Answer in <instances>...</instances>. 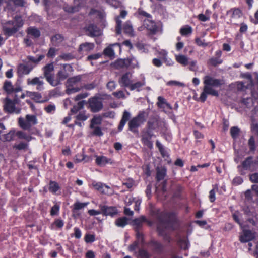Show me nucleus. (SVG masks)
I'll use <instances>...</instances> for the list:
<instances>
[{
  "label": "nucleus",
  "mask_w": 258,
  "mask_h": 258,
  "mask_svg": "<svg viewBox=\"0 0 258 258\" xmlns=\"http://www.w3.org/2000/svg\"><path fill=\"white\" fill-rule=\"evenodd\" d=\"M176 61L183 66H186L189 63V58L183 54H176L175 55Z\"/></svg>",
  "instance_id": "nucleus-29"
},
{
  "label": "nucleus",
  "mask_w": 258,
  "mask_h": 258,
  "mask_svg": "<svg viewBox=\"0 0 258 258\" xmlns=\"http://www.w3.org/2000/svg\"><path fill=\"white\" fill-rule=\"evenodd\" d=\"M161 121L159 118L157 116H154L149 119L147 125L149 129L155 130L158 128L160 125Z\"/></svg>",
  "instance_id": "nucleus-26"
},
{
  "label": "nucleus",
  "mask_w": 258,
  "mask_h": 258,
  "mask_svg": "<svg viewBox=\"0 0 258 258\" xmlns=\"http://www.w3.org/2000/svg\"><path fill=\"white\" fill-rule=\"evenodd\" d=\"M15 135L20 139H24L27 142L31 141L33 138L31 136L27 135L26 133L22 131H18L15 133Z\"/></svg>",
  "instance_id": "nucleus-34"
},
{
  "label": "nucleus",
  "mask_w": 258,
  "mask_h": 258,
  "mask_svg": "<svg viewBox=\"0 0 258 258\" xmlns=\"http://www.w3.org/2000/svg\"><path fill=\"white\" fill-rule=\"evenodd\" d=\"M28 147V144L24 142H20L18 144L15 145L14 148L16 149L21 150H26Z\"/></svg>",
  "instance_id": "nucleus-53"
},
{
  "label": "nucleus",
  "mask_w": 258,
  "mask_h": 258,
  "mask_svg": "<svg viewBox=\"0 0 258 258\" xmlns=\"http://www.w3.org/2000/svg\"><path fill=\"white\" fill-rule=\"evenodd\" d=\"M103 98V97L94 96L88 99V108L92 112H98L103 109V104L102 101Z\"/></svg>",
  "instance_id": "nucleus-8"
},
{
  "label": "nucleus",
  "mask_w": 258,
  "mask_h": 258,
  "mask_svg": "<svg viewBox=\"0 0 258 258\" xmlns=\"http://www.w3.org/2000/svg\"><path fill=\"white\" fill-rule=\"evenodd\" d=\"M94 48V44L92 43L85 42L81 44L79 48V52L82 54H86L93 50Z\"/></svg>",
  "instance_id": "nucleus-22"
},
{
  "label": "nucleus",
  "mask_w": 258,
  "mask_h": 258,
  "mask_svg": "<svg viewBox=\"0 0 258 258\" xmlns=\"http://www.w3.org/2000/svg\"><path fill=\"white\" fill-rule=\"evenodd\" d=\"M239 213L238 212L234 213L232 215V217L234 221L237 222L241 227V228H244V225L240 222L239 218Z\"/></svg>",
  "instance_id": "nucleus-59"
},
{
  "label": "nucleus",
  "mask_w": 258,
  "mask_h": 258,
  "mask_svg": "<svg viewBox=\"0 0 258 258\" xmlns=\"http://www.w3.org/2000/svg\"><path fill=\"white\" fill-rule=\"evenodd\" d=\"M112 95L118 99L120 98H125V95L122 91H119L117 92H114Z\"/></svg>",
  "instance_id": "nucleus-63"
},
{
  "label": "nucleus",
  "mask_w": 258,
  "mask_h": 258,
  "mask_svg": "<svg viewBox=\"0 0 258 258\" xmlns=\"http://www.w3.org/2000/svg\"><path fill=\"white\" fill-rule=\"evenodd\" d=\"M44 58V55H41L38 58L32 56H27L24 63L18 67V73L19 75H28L39 62Z\"/></svg>",
  "instance_id": "nucleus-2"
},
{
  "label": "nucleus",
  "mask_w": 258,
  "mask_h": 258,
  "mask_svg": "<svg viewBox=\"0 0 258 258\" xmlns=\"http://www.w3.org/2000/svg\"><path fill=\"white\" fill-rule=\"evenodd\" d=\"M192 28L189 26H186L181 28L180 30V33L183 36L190 34L192 33Z\"/></svg>",
  "instance_id": "nucleus-45"
},
{
  "label": "nucleus",
  "mask_w": 258,
  "mask_h": 258,
  "mask_svg": "<svg viewBox=\"0 0 258 258\" xmlns=\"http://www.w3.org/2000/svg\"><path fill=\"white\" fill-rule=\"evenodd\" d=\"M157 100V105L159 108L162 109L163 111L167 112L168 110H171L172 109L171 105L167 102L163 97L159 96Z\"/></svg>",
  "instance_id": "nucleus-17"
},
{
  "label": "nucleus",
  "mask_w": 258,
  "mask_h": 258,
  "mask_svg": "<svg viewBox=\"0 0 258 258\" xmlns=\"http://www.w3.org/2000/svg\"><path fill=\"white\" fill-rule=\"evenodd\" d=\"M84 239L87 243L93 242L95 240V235L89 234H86Z\"/></svg>",
  "instance_id": "nucleus-60"
},
{
  "label": "nucleus",
  "mask_w": 258,
  "mask_h": 258,
  "mask_svg": "<svg viewBox=\"0 0 258 258\" xmlns=\"http://www.w3.org/2000/svg\"><path fill=\"white\" fill-rule=\"evenodd\" d=\"M179 245L180 246V247L183 249H186L188 248L189 244L188 241L185 239H180L179 241Z\"/></svg>",
  "instance_id": "nucleus-52"
},
{
  "label": "nucleus",
  "mask_w": 258,
  "mask_h": 258,
  "mask_svg": "<svg viewBox=\"0 0 258 258\" xmlns=\"http://www.w3.org/2000/svg\"><path fill=\"white\" fill-rule=\"evenodd\" d=\"M195 42L197 45L203 47H205L209 45V43L205 42V40L202 39L199 37H197L195 39Z\"/></svg>",
  "instance_id": "nucleus-50"
},
{
  "label": "nucleus",
  "mask_w": 258,
  "mask_h": 258,
  "mask_svg": "<svg viewBox=\"0 0 258 258\" xmlns=\"http://www.w3.org/2000/svg\"><path fill=\"white\" fill-rule=\"evenodd\" d=\"M47 82L52 86L55 87L59 85V82L57 81V79L54 80L53 78V75L45 77Z\"/></svg>",
  "instance_id": "nucleus-47"
},
{
  "label": "nucleus",
  "mask_w": 258,
  "mask_h": 258,
  "mask_svg": "<svg viewBox=\"0 0 258 258\" xmlns=\"http://www.w3.org/2000/svg\"><path fill=\"white\" fill-rule=\"evenodd\" d=\"M121 51V48L120 44L119 43H114L110 45L106 48L103 51V53L105 55L111 58H114L115 53L117 52L120 53Z\"/></svg>",
  "instance_id": "nucleus-11"
},
{
  "label": "nucleus",
  "mask_w": 258,
  "mask_h": 258,
  "mask_svg": "<svg viewBox=\"0 0 258 258\" xmlns=\"http://www.w3.org/2000/svg\"><path fill=\"white\" fill-rule=\"evenodd\" d=\"M63 37L60 34H56L51 38V41L54 45L57 46L63 41Z\"/></svg>",
  "instance_id": "nucleus-43"
},
{
  "label": "nucleus",
  "mask_w": 258,
  "mask_h": 258,
  "mask_svg": "<svg viewBox=\"0 0 258 258\" xmlns=\"http://www.w3.org/2000/svg\"><path fill=\"white\" fill-rule=\"evenodd\" d=\"M27 33L28 35L33 38H38L40 36V31L37 28L34 27H29L27 29Z\"/></svg>",
  "instance_id": "nucleus-33"
},
{
  "label": "nucleus",
  "mask_w": 258,
  "mask_h": 258,
  "mask_svg": "<svg viewBox=\"0 0 258 258\" xmlns=\"http://www.w3.org/2000/svg\"><path fill=\"white\" fill-rule=\"evenodd\" d=\"M227 14L229 15L230 23L233 24H237L239 22V19L242 14L240 10L237 8L230 9L227 11Z\"/></svg>",
  "instance_id": "nucleus-13"
},
{
  "label": "nucleus",
  "mask_w": 258,
  "mask_h": 258,
  "mask_svg": "<svg viewBox=\"0 0 258 258\" xmlns=\"http://www.w3.org/2000/svg\"><path fill=\"white\" fill-rule=\"evenodd\" d=\"M99 207L102 211V214L105 216H113L117 213L116 209L114 207L100 205Z\"/></svg>",
  "instance_id": "nucleus-19"
},
{
  "label": "nucleus",
  "mask_w": 258,
  "mask_h": 258,
  "mask_svg": "<svg viewBox=\"0 0 258 258\" xmlns=\"http://www.w3.org/2000/svg\"><path fill=\"white\" fill-rule=\"evenodd\" d=\"M82 76L78 75L69 78L66 83V92L67 94L70 95L73 94L83 89V85L81 82Z\"/></svg>",
  "instance_id": "nucleus-3"
},
{
  "label": "nucleus",
  "mask_w": 258,
  "mask_h": 258,
  "mask_svg": "<svg viewBox=\"0 0 258 258\" xmlns=\"http://www.w3.org/2000/svg\"><path fill=\"white\" fill-rule=\"evenodd\" d=\"M146 117V113L144 112L139 113L137 116L134 117L129 121V130L133 133L137 132V128L145 121Z\"/></svg>",
  "instance_id": "nucleus-9"
},
{
  "label": "nucleus",
  "mask_w": 258,
  "mask_h": 258,
  "mask_svg": "<svg viewBox=\"0 0 258 258\" xmlns=\"http://www.w3.org/2000/svg\"><path fill=\"white\" fill-rule=\"evenodd\" d=\"M27 97L31 98L32 99L38 103H44L46 101L41 99L42 96L38 92L27 91Z\"/></svg>",
  "instance_id": "nucleus-27"
},
{
  "label": "nucleus",
  "mask_w": 258,
  "mask_h": 258,
  "mask_svg": "<svg viewBox=\"0 0 258 258\" xmlns=\"http://www.w3.org/2000/svg\"><path fill=\"white\" fill-rule=\"evenodd\" d=\"M166 85L168 86H179V87H184L185 86L184 83L179 82V81H175V80H172V81L167 82L166 83Z\"/></svg>",
  "instance_id": "nucleus-51"
},
{
  "label": "nucleus",
  "mask_w": 258,
  "mask_h": 258,
  "mask_svg": "<svg viewBox=\"0 0 258 258\" xmlns=\"http://www.w3.org/2000/svg\"><path fill=\"white\" fill-rule=\"evenodd\" d=\"M60 187L58 183L55 181H50L49 185V190L52 193L56 194L59 190Z\"/></svg>",
  "instance_id": "nucleus-42"
},
{
  "label": "nucleus",
  "mask_w": 258,
  "mask_h": 258,
  "mask_svg": "<svg viewBox=\"0 0 258 258\" xmlns=\"http://www.w3.org/2000/svg\"><path fill=\"white\" fill-rule=\"evenodd\" d=\"M15 132L14 131H11L9 133L5 135L4 139L7 141H11L13 138L14 135L15 134Z\"/></svg>",
  "instance_id": "nucleus-62"
},
{
  "label": "nucleus",
  "mask_w": 258,
  "mask_h": 258,
  "mask_svg": "<svg viewBox=\"0 0 258 258\" xmlns=\"http://www.w3.org/2000/svg\"><path fill=\"white\" fill-rule=\"evenodd\" d=\"M157 175H156V178L158 181H160L161 180H163L165 175L166 173V170L164 168H157Z\"/></svg>",
  "instance_id": "nucleus-39"
},
{
  "label": "nucleus",
  "mask_w": 258,
  "mask_h": 258,
  "mask_svg": "<svg viewBox=\"0 0 258 258\" xmlns=\"http://www.w3.org/2000/svg\"><path fill=\"white\" fill-rule=\"evenodd\" d=\"M123 32L129 36H134V31L132 25L128 23H125L123 26Z\"/></svg>",
  "instance_id": "nucleus-44"
},
{
  "label": "nucleus",
  "mask_w": 258,
  "mask_h": 258,
  "mask_svg": "<svg viewBox=\"0 0 258 258\" xmlns=\"http://www.w3.org/2000/svg\"><path fill=\"white\" fill-rule=\"evenodd\" d=\"M87 34L90 37L99 36L101 34L100 30L95 25H89L86 27Z\"/></svg>",
  "instance_id": "nucleus-21"
},
{
  "label": "nucleus",
  "mask_w": 258,
  "mask_h": 258,
  "mask_svg": "<svg viewBox=\"0 0 258 258\" xmlns=\"http://www.w3.org/2000/svg\"><path fill=\"white\" fill-rule=\"evenodd\" d=\"M95 162L100 166H105L107 164H112L113 163L111 159L103 156H96Z\"/></svg>",
  "instance_id": "nucleus-25"
},
{
  "label": "nucleus",
  "mask_w": 258,
  "mask_h": 258,
  "mask_svg": "<svg viewBox=\"0 0 258 258\" xmlns=\"http://www.w3.org/2000/svg\"><path fill=\"white\" fill-rule=\"evenodd\" d=\"M101 115L103 119L106 118H113L115 117V113L114 111H108L101 113Z\"/></svg>",
  "instance_id": "nucleus-49"
},
{
  "label": "nucleus",
  "mask_w": 258,
  "mask_h": 258,
  "mask_svg": "<svg viewBox=\"0 0 258 258\" xmlns=\"http://www.w3.org/2000/svg\"><path fill=\"white\" fill-rule=\"evenodd\" d=\"M246 76L248 79L247 82H240L237 84V88L238 90H244L252 85L251 76L250 74H247Z\"/></svg>",
  "instance_id": "nucleus-23"
},
{
  "label": "nucleus",
  "mask_w": 258,
  "mask_h": 258,
  "mask_svg": "<svg viewBox=\"0 0 258 258\" xmlns=\"http://www.w3.org/2000/svg\"><path fill=\"white\" fill-rule=\"evenodd\" d=\"M204 85L211 86L213 87H218L221 85L220 80L215 79L210 76H205L204 78Z\"/></svg>",
  "instance_id": "nucleus-20"
},
{
  "label": "nucleus",
  "mask_w": 258,
  "mask_h": 258,
  "mask_svg": "<svg viewBox=\"0 0 258 258\" xmlns=\"http://www.w3.org/2000/svg\"><path fill=\"white\" fill-rule=\"evenodd\" d=\"M144 25L151 34H154L156 32L157 27L154 22L148 19L145 21Z\"/></svg>",
  "instance_id": "nucleus-28"
},
{
  "label": "nucleus",
  "mask_w": 258,
  "mask_h": 258,
  "mask_svg": "<svg viewBox=\"0 0 258 258\" xmlns=\"http://www.w3.org/2000/svg\"><path fill=\"white\" fill-rule=\"evenodd\" d=\"M83 0H74V6H66L64 7L65 11L74 13L78 12L82 6Z\"/></svg>",
  "instance_id": "nucleus-18"
},
{
  "label": "nucleus",
  "mask_w": 258,
  "mask_h": 258,
  "mask_svg": "<svg viewBox=\"0 0 258 258\" xmlns=\"http://www.w3.org/2000/svg\"><path fill=\"white\" fill-rule=\"evenodd\" d=\"M23 24L22 18L19 16H16L14 21H9L4 24L3 31L4 34L11 36L16 33Z\"/></svg>",
  "instance_id": "nucleus-4"
},
{
  "label": "nucleus",
  "mask_w": 258,
  "mask_h": 258,
  "mask_svg": "<svg viewBox=\"0 0 258 258\" xmlns=\"http://www.w3.org/2000/svg\"><path fill=\"white\" fill-rule=\"evenodd\" d=\"M116 32L117 34H119L121 33V21L120 20L119 16H117L116 18Z\"/></svg>",
  "instance_id": "nucleus-58"
},
{
  "label": "nucleus",
  "mask_w": 258,
  "mask_h": 258,
  "mask_svg": "<svg viewBox=\"0 0 258 258\" xmlns=\"http://www.w3.org/2000/svg\"><path fill=\"white\" fill-rule=\"evenodd\" d=\"M87 204V203H80L79 202H77L74 204V209L78 210L83 209L86 206Z\"/></svg>",
  "instance_id": "nucleus-54"
},
{
  "label": "nucleus",
  "mask_w": 258,
  "mask_h": 258,
  "mask_svg": "<svg viewBox=\"0 0 258 258\" xmlns=\"http://www.w3.org/2000/svg\"><path fill=\"white\" fill-rule=\"evenodd\" d=\"M145 221H147L146 217L144 216H142L139 218L135 219L134 220H133L132 224L135 226L136 230H137L142 227L143 224L145 222Z\"/></svg>",
  "instance_id": "nucleus-31"
},
{
  "label": "nucleus",
  "mask_w": 258,
  "mask_h": 258,
  "mask_svg": "<svg viewBox=\"0 0 258 258\" xmlns=\"http://www.w3.org/2000/svg\"><path fill=\"white\" fill-rule=\"evenodd\" d=\"M248 146L250 151H254L255 150V141L253 136L250 137L248 140Z\"/></svg>",
  "instance_id": "nucleus-56"
},
{
  "label": "nucleus",
  "mask_w": 258,
  "mask_h": 258,
  "mask_svg": "<svg viewBox=\"0 0 258 258\" xmlns=\"http://www.w3.org/2000/svg\"><path fill=\"white\" fill-rule=\"evenodd\" d=\"M128 218L126 217H120L115 221V225L120 227H124L128 223Z\"/></svg>",
  "instance_id": "nucleus-38"
},
{
  "label": "nucleus",
  "mask_w": 258,
  "mask_h": 258,
  "mask_svg": "<svg viewBox=\"0 0 258 258\" xmlns=\"http://www.w3.org/2000/svg\"><path fill=\"white\" fill-rule=\"evenodd\" d=\"M130 116H131V114H130V112H128L127 111H124L120 123L118 125V128L119 131H120L123 129L126 122L129 120Z\"/></svg>",
  "instance_id": "nucleus-32"
},
{
  "label": "nucleus",
  "mask_w": 258,
  "mask_h": 258,
  "mask_svg": "<svg viewBox=\"0 0 258 258\" xmlns=\"http://www.w3.org/2000/svg\"><path fill=\"white\" fill-rule=\"evenodd\" d=\"M93 130L92 132V134L95 136H101L103 135V133L101 131V128L98 126H94V128H92Z\"/></svg>",
  "instance_id": "nucleus-61"
},
{
  "label": "nucleus",
  "mask_w": 258,
  "mask_h": 258,
  "mask_svg": "<svg viewBox=\"0 0 258 258\" xmlns=\"http://www.w3.org/2000/svg\"><path fill=\"white\" fill-rule=\"evenodd\" d=\"M9 5H14L16 7H25L26 2L25 0H7Z\"/></svg>",
  "instance_id": "nucleus-41"
},
{
  "label": "nucleus",
  "mask_w": 258,
  "mask_h": 258,
  "mask_svg": "<svg viewBox=\"0 0 258 258\" xmlns=\"http://www.w3.org/2000/svg\"><path fill=\"white\" fill-rule=\"evenodd\" d=\"M242 229L243 231L239 237V240L241 242H247L254 238V234L250 230L245 229L244 226V228Z\"/></svg>",
  "instance_id": "nucleus-16"
},
{
  "label": "nucleus",
  "mask_w": 258,
  "mask_h": 258,
  "mask_svg": "<svg viewBox=\"0 0 258 258\" xmlns=\"http://www.w3.org/2000/svg\"><path fill=\"white\" fill-rule=\"evenodd\" d=\"M59 205L57 204L54 205L51 209L50 215L51 216H54L57 215L59 210Z\"/></svg>",
  "instance_id": "nucleus-55"
},
{
  "label": "nucleus",
  "mask_w": 258,
  "mask_h": 258,
  "mask_svg": "<svg viewBox=\"0 0 258 258\" xmlns=\"http://www.w3.org/2000/svg\"><path fill=\"white\" fill-rule=\"evenodd\" d=\"M3 89L8 94L13 93L17 94L18 93L22 91V88L19 85L17 84L13 85L12 82L9 80H6L4 82Z\"/></svg>",
  "instance_id": "nucleus-10"
},
{
  "label": "nucleus",
  "mask_w": 258,
  "mask_h": 258,
  "mask_svg": "<svg viewBox=\"0 0 258 258\" xmlns=\"http://www.w3.org/2000/svg\"><path fill=\"white\" fill-rule=\"evenodd\" d=\"M151 137L152 135L149 133H147L146 134L143 135L142 138V141L144 144L150 148H152L153 146L152 143L150 141Z\"/></svg>",
  "instance_id": "nucleus-36"
},
{
  "label": "nucleus",
  "mask_w": 258,
  "mask_h": 258,
  "mask_svg": "<svg viewBox=\"0 0 258 258\" xmlns=\"http://www.w3.org/2000/svg\"><path fill=\"white\" fill-rule=\"evenodd\" d=\"M42 77H35L33 78H28L27 79V84L28 85L36 86L37 90L41 91L44 89L43 85L44 82Z\"/></svg>",
  "instance_id": "nucleus-14"
},
{
  "label": "nucleus",
  "mask_w": 258,
  "mask_h": 258,
  "mask_svg": "<svg viewBox=\"0 0 258 258\" xmlns=\"http://www.w3.org/2000/svg\"><path fill=\"white\" fill-rule=\"evenodd\" d=\"M138 256L141 258H149L150 256L146 250L144 249H140L139 251Z\"/></svg>",
  "instance_id": "nucleus-64"
},
{
  "label": "nucleus",
  "mask_w": 258,
  "mask_h": 258,
  "mask_svg": "<svg viewBox=\"0 0 258 258\" xmlns=\"http://www.w3.org/2000/svg\"><path fill=\"white\" fill-rule=\"evenodd\" d=\"M19 102L18 94H15L13 100L8 97L5 98L3 101L4 110L8 113L19 114L21 112V108L15 107V105L18 104Z\"/></svg>",
  "instance_id": "nucleus-6"
},
{
  "label": "nucleus",
  "mask_w": 258,
  "mask_h": 258,
  "mask_svg": "<svg viewBox=\"0 0 258 258\" xmlns=\"http://www.w3.org/2000/svg\"><path fill=\"white\" fill-rule=\"evenodd\" d=\"M44 77L53 75V72L54 70L53 63H50L45 66L43 68Z\"/></svg>",
  "instance_id": "nucleus-30"
},
{
  "label": "nucleus",
  "mask_w": 258,
  "mask_h": 258,
  "mask_svg": "<svg viewBox=\"0 0 258 258\" xmlns=\"http://www.w3.org/2000/svg\"><path fill=\"white\" fill-rule=\"evenodd\" d=\"M177 226L176 218L174 214L163 213L158 216L157 231L159 234L164 236L165 240L170 241L167 232L174 230Z\"/></svg>",
  "instance_id": "nucleus-1"
},
{
  "label": "nucleus",
  "mask_w": 258,
  "mask_h": 258,
  "mask_svg": "<svg viewBox=\"0 0 258 258\" xmlns=\"http://www.w3.org/2000/svg\"><path fill=\"white\" fill-rule=\"evenodd\" d=\"M240 130L236 126L232 127L230 128V134L233 138H236L239 135Z\"/></svg>",
  "instance_id": "nucleus-48"
},
{
  "label": "nucleus",
  "mask_w": 258,
  "mask_h": 258,
  "mask_svg": "<svg viewBox=\"0 0 258 258\" xmlns=\"http://www.w3.org/2000/svg\"><path fill=\"white\" fill-rule=\"evenodd\" d=\"M18 122L21 128L29 131L33 126L37 124L38 120L36 115L27 114L25 117H20Z\"/></svg>",
  "instance_id": "nucleus-5"
},
{
  "label": "nucleus",
  "mask_w": 258,
  "mask_h": 258,
  "mask_svg": "<svg viewBox=\"0 0 258 258\" xmlns=\"http://www.w3.org/2000/svg\"><path fill=\"white\" fill-rule=\"evenodd\" d=\"M214 87L213 86L204 85L203 91L201 93L199 98V99L201 102H204L206 101L207 95L218 96V92L214 89Z\"/></svg>",
  "instance_id": "nucleus-12"
},
{
  "label": "nucleus",
  "mask_w": 258,
  "mask_h": 258,
  "mask_svg": "<svg viewBox=\"0 0 258 258\" xmlns=\"http://www.w3.org/2000/svg\"><path fill=\"white\" fill-rule=\"evenodd\" d=\"M137 65V62L134 58L119 59L115 62V66L117 68H125L131 66L135 67Z\"/></svg>",
  "instance_id": "nucleus-15"
},
{
  "label": "nucleus",
  "mask_w": 258,
  "mask_h": 258,
  "mask_svg": "<svg viewBox=\"0 0 258 258\" xmlns=\"http://www.w3.org/2000/svg\"><path fill=\"white\" fill-rule=\"evenodd\" d=\"M102 120L103 118L101 114L94 115L91 120L90 128H94V126L95 125H100L102 123Z\"/></svg>",
  "instance_id": "nucleus-35"
},
{
  "label": "nucleus",
  "mask_w": 258,
  "mask_h": 258,
  "mask_svg": "<svg viewBox=\"0 0 258 258\" xmlns=\"http://www.w3.org/2000/svg\"><path fill=\"white\" fill-rule=\"evenodd\" d=\"M145 85V81L144 80L142 81H139L133 84L132 83L129 88L131 91L137 90L138 91H139V89Z\"/></svg>",
  "instance_id": "nucleus-40"
},
{
  "label": "nucleus",
  "mask_w": 258,
  "mask_h": 258,
  "mask_svg": "<svg viewBox=\"0 0 258 258\" xmlns=\"http://www.w3.org/2000/svg\"><path fill=\"white\" fill-rule=\"evenodd\" d=\"M241 102L243 105H244L247 108H250L253 104L252 99L250 97L243 98L241 100Z\"/></svg>",
  "instance_id": "nucleus-46"
},
{
  "label": "nucleus",
  "mask_w": 258,
  "mask_h": 258,
  "mask_svg": "<svg viewBox=\"0 0 258 258\" xmlns=\"http://www.w3.org/2000/svg\"><path fill=\"white\" fill-rule=\"evenodd\" d=\"M131 75L128 73H126L122 76L121 78L119 80L118 82L121 86L129 87L132 84L131 80Z\"/></svg>",
  "instance_id": "nucleus-24"
},
{
  "label": "nucleus",
  "mask_w": 258,
  "mask_h": 258,
  "mask_svg": "<svg viewBox=\"0 0 258 258\" xmlns=\"http://www.w3.org/2000/svg\"><path fill=\"white\" fill-rule=\"evenodd\" d=\"M209 62L211 65L216 66L218 64H221L222 62V60L217 57L211 58L210 59H209Z\"/></svg>",
  "instance_id": "nucleus-57"
},
{
  "label": "nucleus",
  "mask_w": 258,
  "mask_h": 258,
  "mask_svg": "<svg viewBox=\"0 0 258 258\" xmlns=\"http://www.w3.org/2000/svg\"><path fill=\"white\" fill-rule=\"evenodd\" d=\"M69 76V74L67 73L66 71L63 69L60 70L57 73V80L59 82V84H60L61 81L64 80Z\"/></svg>",
  "instance_id": "nucleus-37"
},
{
  "label": "nucleus",
  "mask_w": 258,
  "mask_h": 258,
  "mask_svg": "<svg viewBox=\"0 0 258 258\" xmlns=\"http://www.w3.org/2000/svg\"><path fill=\"white\" fill-rule=\"evenodd\" d=\"M258 167V159H253V157L249 156L246 158L241 163V165L238 166L237 168L241 175L244 174L242 169L252 172Z\"/></svg>",
  "instance_id": "nucleus-7"
}]
</instances>
